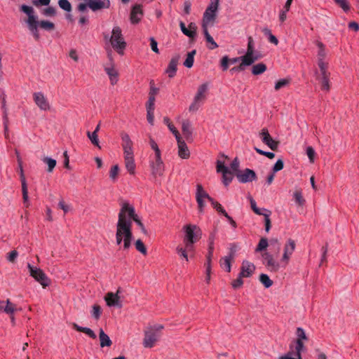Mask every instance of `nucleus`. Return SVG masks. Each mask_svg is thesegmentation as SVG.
I'll return each mask as SVG.
<instances>
[{
    "label": "nucleus",
    "mask_w": 359,
    "mask_h": 359,
    "mask_svg": "<svg viewBox=\"0 0 359 359\" xmlns=\"http://www.w3.org/2000/svg\"><path fill=\"white\" fill-rule=\"evenodd\" d=\"M296 243L294 241L288 239L284 246L283 254L280 262L276 260L273 256L269 252L262 254V263L271 272H278L281 268H285L295 250Z\"/></svg>",
    "instance_id": "nucleus-1"
},
{
    "label": "nucleus",
    "mask_w": 359,
    "mask_h": 359,
    "mask_svg": "<svg viewBox=\"0 0 359 359\" xmlns=\"http://www.w3.org/2000/svg\"><path fill=\"white\" fill-rule=\"evenodd\" d=\"M133 240L130 222L120 209L116 223V243L120 246V249L128 250L131 247Z\"/></svg>",
    "instance_id": "nucleus-2"
},
{
    "label": "nucleus",
    "mask_w": 359,
    "mask_h": 359,
    "mask_svg": "<svg viewBox=\"0 0 359 359\" xmlns=\"http://www.w3.org/2000/svg\"><path fill=\"white\" fill-rule=\"evenodd\" d=\"M20 10L28 16L26 22L35 39L38 40L40 36L38 30L39 26L45 30H51L54 28V24L51 22L47 20L38 21V16L34 14L33 7L23 4L21 6Z\"/></svg>",
    "instance_id": "nucleus-3"
},
{
    "label": "nucleus",
    "mask_w": 359,
    "mask_h": 359,
    "mask_svg": "<svg viewBox=\"0 0 359 359\" xmlns=\"http://www.w3.org/2000/svg\"><path fill=\"white\" fill-rule=\"evenodd\" d=\"M122 147L123 150V158L125 167L130 175L135 173L136 164L134 158V152L133 149V141L130 136L124 133L121 135Z\"/></svg>",
    "instance_id": "nucleus-4"
},
{
    "label": "nucleus",
    "mask_w": 359,
    "mask_h": 359,
    "mask_svg": "<svg viewBox=\"0 0 359 359\" xmlns=\"http://www.w3.org/2000/svg\"><path fill=\"white\" fill-rule=\"evenodd\" d=\"M104 39L106 41L109 42L118 54L121 55L124 54L127 43L123 36L121 29L119 27H114L110 35H104Z\"/></svg>",
    "instance_id": "nucleus-5"
},
{
    "label": "nucleus",
    "mask_w": 359,
    "mask_h": 359,
    "mask_svg": "<svg viewBox=\"0 0 359 359\" xmlns=\"http://www.w3.org/2000/svg\"><path fill=\"white\" fill-rule=\"evenodd\" d=\"M182 231L183 243L187 246V249L194 250V244L196 243L202 236V231L201 228L192 224H188L183 226Z\"/></svg>",
    "instance_id": "nucleus-6"
},
{
    "label": "nucleus",
    "mask_w": 359,
    "mask_h": 359,
    "mask_svg": "<svg viewBox=\"0 0 359 359\" xmlns=\"http://www.w3.org/2000/svg\"><path fill=\"white\" fill-rule=\"evenodd\" d=\"M208 88V83H204L198 86L193 102L189 107V111L196 112L203 105L207 97Z\"/></svg>",
    "instance_id": "nucleus-7"
},
{
    "label": "nucleus",
    "mask_w": 359,
    "mask_h": 359,
    "mask_svg": "<svg viewBox=\"0 0 359 359\" xmlns=\"http://www.w3.org/2000/svg\"><path fill=\"white\" fill-rule=\"evenodd\" d=\"M121 209L123 211L129 222H130L131 227L133 222L134 221L143 232L146 231L144 224L141 222L138 215L136 214L135 208L132 205L127 202H123L121 205Z\"/></svg>",
    "instance_id": "nucleus-8"
},
{
    "label": "nucleus",
    "mask_w": 359,
    "mask_h": 359,
    "mask_svg": "<svg viewBox=\"0 0 359 359\" xmlns=\"http://www.w3.org/2000/svg\"><path fill=\"white\" fill-rule=\"evenodd\" d=\"M27 268L29 271L30 276L39 283H40L43 287H46L50 285V280L46 273L41 269L34 266L30 264H27Z\"/></svg>",
    "instance_id": "nucleus-9"
},
{
    "label": "nucleus",
    "mask_w": 359,
    "mask_h": 359,
    "mask_svg": "<svg viewBox=\"0 0 359 359\" xmlns=\"http://www.w3.org/2000/svg\"><path fill=\"white\" fill-rule=\"evenodd\" d=\"M109 62L104 65V70L109 76L110 83L114 86L118 81V72L111 53H108Z\"/></svg>",
    "instance_id": "nucleus-10"
},
{
    "label": "nucleus",
    "mask_w": 359,
    "mask_h": 359,
    "mask_svg": "<svg viewBox=\"0 0 359 359\" xmlns=\"http://www.w3.org/2000/svg\"><path fill=\"white\" fill-rule=\"evenodd\" d=\"M149 166L153 177H157L162 176L165 170V165L161 158V155L150 157Z\"/></svg>",
    "instance_id": "nucleus-11"
},
{
    "label": "nucleus",
    "mask_w": 359,
    "mask_h": 359,
    "mask_svg": "<svg viewBox=\"0 0 359 359\" xmlns=\"http://www.w3.org/2000/svg\"><path fill=\"white\" fill-rule=\"evenodd\" d=\"M218 6L219 4H217V3L210 2V5L208 6L203 13L202 24L203 27H207L210 22L215 20L217 15Z\"/></svg>",
    "instance_id": "nucleus-12"
},
{
    "label": "nucleus",
    "mask_w": 359,
    "mask_h": 359,
    "mask_svg": "<svg viewBox=\"0 0 359 359\" xmlns=\"http://www.w3.org/2000/svg\"><path fill=\"white\" fill-rule=\"evenodd\" d=\"M17 158H18V168H19V172H20V181H21V184H22V192L23 203L26 207H28L29 205V196H28V188H27V182L25 180V177L24 175L22 160L18 154H17Z\"/></svg>",
    "instance_id": "nucleus-13"
},
{
    "label": "nucleus",
    "mask_w": 359,
    "mask_h": 359,
    "mask_svg": "<svg viewBox=\"0 0 359 359\" xmlns=\"http://www.w3.org/2000/svg\"><path fill=\"white\" fill-rule=\"evenodd\" d=\"M217 172L222 174V182L227 187L233 180V173L229 168L224 165V161L218 159L217 161Z\"/></svg>",
    "instance_id": "nucleus-14"
},
{
    "label": "nucleus",
    "mask_w": 359,
    "mask_h": 359,
    "mask_svg": "<svg viewBox=\"0 0 359 359\" xmlns=\"http://www.w3.org/2000/svg\"><path fill=\"white\" fill-rule=\"evenodd\" d=\"M244 55V62L245 64L252 65L260 57L259 54L255 50L254 42L252 38L250 36L248 38L247 51Z\"/></svg>",
    "instance_id": "nucleus-15"
},
{
    "label": "nucleus",
    "mask_w": 359,
    "mask_h": 359,
    "mask_svg": "<svg viewBox=\"0 0 359 359\" xmlns=\"http://www.w3.org/2000/svg\"><path fill=\"white\" fill-rule=\"evenodd\" d=\"M121 293V289L120 287L118 288L116 292L115 293L111 292L107 293L104 296V301L106 302L107 305L109 307L121 308L122 302L120 296Z\"/></svg>",
    "instance_id": "nucleus-16"
},
{
    "label": "nucleus",
    "mask_w": 359,
    "mask_h": 359,
    "mask_svg": "<svg viewBox=\"0 0 359 359\" xmlns=\"http://www.w3.org/2000/svg\"><path fill=\"white\" fill-rule=\"evenodd\" d=\"M259 135L262 142L267 145L271 150H276L278 148V142L272 138L266 128H262Z\"/></svg>",
    "instance_id": "nucleus-17"
},
{
    "label": "nucleus",
    "mask_w": 359,
    "mask_h": 359,
    "mask_svg": "<svg viewBox=\"0 0 359 359\" xmlns=\"http://www.w3.org/2000/svg\"><path fill=\"white\" fill-rule=\"evenodd\" d=\"M160 334L156 332L151 331L150 330H147L144 331V338L143 340V346L145 348H152L156 342L160 338Z\"/></svg>",
    "instance_id": "nucleus-18"
},
{
    "label": "nucleus",
    "mask_w": 359,
    "mask_h": 359,
    "mask_svg": "<svg viewBox=\"0 0 359 359\" xmlns=\"http://www.w3.org/2000/svg\"><path fill=\"white\" fill-rule=\"evenodd\" d=\"M236 177L241 183L250 182L257 179L255 171L251 169L246 168L236 173Z\"/></svg>",
    "instance_id": "nucleus-19"
},
{
    "label": "nucleus",
    "mask_w": 359,
    "mask_h": 359,
    "mask_svg": "<svg viewBox=\"0 0 359 359\" xmlns=\"http://www.w3.org/2000/svg\"><path fill=\"white\" fill-rule=\"evenodd\" d=\"M34 100L40 109L46 111L49 109L50 104L46 97L41 92L34 93L33 95Z\"/></svg>",
    "instance_id": "nucleus-20"
},
{
    "label": "nucleus",
    "mask_w": 359,
    "mask_h": 359,
    "mask_svg": "<svg viewBox=\"0 0 359 359\" xmlns=\"http://www.w3.org/2000/svg\"><path fill=\"white\" fill-rule=\"evenodd\" d=\"M255 271V266L254 264L244 260L242 262V266L239 275L241 277L248 278L250 277Z\"/></svg>",
    "instance_id": "nucleus-21"
},
{
    "label": "nucleus",
    "mask_w": 359,
    "mask_h": 359,
    "mask_svg": "<svg viewBox=\"0 0 359 359\" xmlns=\"http://www.w3.org/2000/svg\"><path fill=\"white\" fill-rule=\"evenodd\" d=\"M317 79L321 83V89L326 92L329 91L330 80L327 67H324V69H320V74L318 76Z\"/></svg>",
    "instance_id": "nucleus-22"
},
{
    "label": "nucleus",
    "mask_w": 359,
    "mask_h": 359,
    "mask_svg": "<svg viewBox=\"0 0 359 359\" xmlns=\"http://www.w3.org/2000/svg\"><path fill=\"white\" fill-rule=\"evenodd\" d=\"M88 3V6L93 11L109 8L110 2L109 0H85Z\"/></svg>",
    "instance_id": "nucleus-23"
},
{
    "label": "nucleus",
    "mask_w": 359,
    "mask_h": 359,
    "mask_svg": "<svg viewBox=\"0 0 359 359\" xmlns=\"http://www.w3.org/2000/svg\"><path fill=\"white\" fill-rule=\"evenodd\" d=\"M316 45L318 48V65L319 69H324V67H327V63L324 61L326 56L325 46L320 41H317Z\"/></svg>",
    "instance_id": "nucleus-24"
},
{
    "label": "nucleus",
    "mask_w": 359,
    "mask_h": 359,
    "mask_svg": "<svg viewBox=\"0 0 359 359\" xmlns=\"http://www.w3.org/2000/svg\"><path fill=\"white\" fill-rule=\"evenodd\" d=\"M230 255L229 256H226L225 257L222 258L220 261V266L222 269H224L226 271L230 272L231 271V262L232 259L233 258V254L236 251V246L232 245L230 248Z\"/></svg>",
    "instance_id": "nucleus-25"
},
{
    "label": "nucleus",
    "mask_w": 359,
    "mask_h": 359,
    "mask_svg": "<svg viewBox=\"0 0 359 359\" xmlns=\"http://www.w3.org/2000/svg\"><path fill=\"white\" fill-rule=\"evenodd\" d=\"M180 27L182 33L189 38H194L196 34V25L194 22H191L189 25L188 28L186 27L185 24L183 22H180Z\"/></svg>",
    "instance_id": "nucleus-26"
},
{
    "label": "nucleus",
    "mask_w": 359,
    "mask_h": 359,
    "mask_svg": "<svg viewBox=\"0 0 359 359\" xmlns=\"http://www.w3.org/2000/svg\"><path fill=\"white\" fill-rule=\"evenodd\" d=\"M178 144L179 156L183 159H187L190 156V152L185 142L182 138L177 140Z\"/></svg>",
    "instance_id": "nucleus-27"
},
{
    "label": "nucleus",
    "mask_w": 359,
    "mask_h": 359,
    "mask_svg": "<svg viewBox=\"0 0 359 359\" xmlns=\"http://www.w3.org/2000/svg\"><path fill=\"white\" fill-rule=\"evenodd\" d=\"M179 59V55H176L173 57L169 62L165 72L168 74L170 78H172L176 74Z\"/></svg>",
    "instance_id": "nucleus-28"
},
{
    "label": "nucleus",
    "mask_w": 359,
    "mask_h": 359,
    "mask_svg": "<svg viewBox=\"0 0 359 359\" xmlns=\"http://www.w3.org/2000/svg\"><path fill=\"white\" fill-rule=\"evenodd\" d=\"M142 17V11L139 5L135 6L131 11L130 21L133 24L138 23Z\"/></svg>",
    "instance_id": "nucleus-29"
},
{
    "label": "nucleus",
    "mask_w": 359,
    "mask_h": 359,
    "mask_svg": "<svg viewBox=\"0 0 359 359\" xmlns=\"http://www.w3.org/2000/svg\"><path fill=\"white\" fill-rule=\"evenodd\" d=\"M99 338L100 341V346L102 348L105 346H110L112 344V341L109 337L104 332L101 328L99 331Z\"/></svg>",
    "instance_id": "nucleus-30"
},
{
    "label": "nucleus",
    "mask_w": 359,
    "mask_h": 359,
    "mask_svg": "<svg viewBox=\"0 0 359 359\" xmlns=\"http://www.w3.org/2000/svg\"><path fill=\"white\" fill-rule=\"evenodd\" d=\"M73 327L76 331L85 333L91 339H95L97 337V335L95 334V332L89 327H82L77 325L76 323H74Z\"/></svg>",
    "instance_id": "nucleus-31"
},
{
    "label": "nucleus",
    "mask_w": 359,
    "mask_h": 359,
    "mask_svg": "<svg viewBox=\"0 0 359 359\" xmlns=\"http://www.w3.org/2000/svg\"><path fill=\"white\" fill-rule=\"evenodd\" d=\"M203 34L205 35L206 41L209 43V45L208 46V48L210 50H213V49H215L216 48H217L218 45L215 41L213 38L210 36V34H209V32L208 31V28L203 27Z\"/></svg>",
    "instance_id": "nucleus-32"
},
{
    "label": "nucleus",
    "mask_w": 359,
    "mask_h": 359,
    "mask_svg": "<svg viewBox=\"0 0 359 359\" xmlns=\"http://www.w3.org/2000/svg\"><path fill=\"white\" fill-rule=\"evenodd\" d=\"M211 198L212 197H210L209 194L203 189L202 185L197 184L196 191V199H207L208 201H209L210 198Z\"/></svg>",
    "instance_id": "nucleus-33"
},
{
    "label": "nucleus",
    "mask_w": 359,
    "mask_h": 359,
    "mask_svg": "<svg viewBox=\"0 0 359 359\" xmlns=\"http://www.w3.org/2000/svg\"><path fill=\"white\" fill-rule=\"evenodd\" d=\"M294 351L293 352L294 356L302 355V353L306 351L304 342L299 340H295L294 341Z\"/></svg>",
    "instance_id": "nucleus-34"
},
{
    "label": "nucleus",
    "mask_w": 359,
    "mask_h": 359,
    "mask_svg": "<svg viewBox=\"0 0 359 359\" xmlns=\"http://www.w3.org/2000/svg\"><path fill=\"white\" fill-rule=\"evenodd\" d=\"M194 250H189L187 248V246H181L179 245L176 248V252L179 255L180 257L184 259L186 262L189 261L188 258V252H193Z\"/></svg>",
    "instance_id": "nucleus-35"
},
{
    "label": "nucleus",
    "mask_w": 359,
    "mask_h": 359,
    "mask_svg": "<svg viewBox=\"0 0 359 359\" xmlns=\"http://www.w3.org/2000/svg\"><path fill=\"white\" fill-rule=\"evenodd\" d=\"M244 57H245V55H243V56H241V57H233L231 59H229V61H230L231 64H235V63H237L238 62L241 61V64L238 67V69L240 71H243V70L245 69V67H248V66H250L252 65V64H245V62H244L245 61L244 60Z\"/></svg>",
    "instance_id": "nucleus-36"
},
{
    "label": "nucleus",
    "mask_w": 359,
    "mask_h": 359,
    "mask_svg": "<svg viewBox=\"0 0 359 359\" xmlns=\"http://www.w3.org/2000/svg\"><path fill=\"white\" fill-rule=\"evenodd\" d=\"M196 50H193L191 52L188 53L183 64L186 67L191 68L193 67L194 62V55H196Z\"/></svg>",
    "instance_id": "nucleus-37"
},
{
    "label": "nucleus",
    "mask_w": 359,
    "mask_h": 359,
    "mask_svg": "<svg viewBox=\"0 0 359 359\" xmlns=\"http://www.w3.org/2000/svg\"><path fill=\"white\" fill-rule=\"evenodd\" d=\"M292 2V0H287L283 7V9L280 12L279 19L281 22H284L285 20L287 13L290 11Z\"/></svg>",
    "instance_id": "nucleus-38"
},
{
    "label": "nucleus",
    "mask_w": 359,
    "mask_h": 359,
    "mask_svg": "<svg viewBox=\"0 0 359 359\" xmlns=\"http://www.w3.org/2000/svg\"><path fill=\"white\" fill-rule=\"evenodd\" d=\"M266 66L262 62L255 65L252 68V73L254 75H259L266 70Z\"/></svg>",
    "instance_id": "nucleus-39"
},
{
    "label": "nucleus",
    "mask_w": 359,
    "mask_h": 359,
    "mask_svg": "<svg viewBox=\"0 0 359 359\" xmlns=\"http://www.w3.org/2000/svg\"><path fill=\"white\" fill-rule=\"evenodd\" d=\"M295 334L297 337L296 340H299L304 342L309 340V337H307L305 330L302 327H297Z\"/></svg>",
    "instance_id": "nucleus-40"
},
{
    "label": "nucleus",
    "mask_w": 359,
    "mask_h": 359,
    "mask_svg": "<svg viewBox=\"0 0 359 359\" xmlns=\"http://www.w3.org/2000/svg\"><path fill=\"white\" fill-rule=\"evenodd\" d=\"M0 98H1V108L4 110V124L5 130H6L8 129V126H7V123H6V121H7V111H6V108L5 95L4 93H2L0 95Z\"/></svg>",
    "instance_id": "nucleus-41"
},
{
    "label": "nucleus",
    "mask_w": 359,
    "mask_h": 359,
    "mask_svg": "<svg viewBox=\"0 0 359 359\" xmlns=\"http://www.w3.org/2000/svg\"><path fill=\"white\" fill-rule=\"evenodd\" d=\"M259 281L266 288H269L273 285V281L270 279L269 276L265 273H262L259 276Z\"/></svg>",
    "instance_id": "nucleus-42"
},
{
    "label": "nucleus",
    "mask_w": 359,
    "mask_h": 359,
    "mask_svg": "<svg viewBox=\"0 0 359 359\" xmlns=\"http://www.w3.org/2000/svg\"><path fill=\"white\" fill-rule=\"evenodd\" d=\"M182 130L183 134L186 137H189V136L191 135L192 130H191V123L189 121H184L182 122Z\"/></svg>",
    "instance_id": "nucleus-43"
},
{
    "label": "nucleus",
    "mask_w": 359,
    "mask_h": 359,
    "mask_svg": "<svg viewBox=\"0 0 359 359\" xmlns=\"http://www.w3.org/2000/svg\"><path fill=\"white\" fill-rule=\"evenodd\" d=\"M268 245H269V242H268L267 238H262L259 240V242L255 248V252H262L266 249Z\"/></svg>",
    "instance_id": "nucleus-44"
},
{
    "label": "nucleus",
    "mask_w": 359,
    "mask_h": 359,
    "mask_svg": "<svg viewBox=\"0 0 359 359\" xmlns=\"http://www.w3.org/2000/svg\"><path fill=\"white\" fill-rule=\"evenodd\" d=\"M3 311L8 315H13L15 311H17V309L15 306L10 302L9 299H7L6 306L5 307L4 306Z\"/></svg>",
    "instance_id": "nucleus-45"
},
{
    "label": "nucleus",
    "mask_w": 359,
    "mask_h": 359,
    "mask_svg": "<svg viewBox=\"0 0 359 359\" xmlns=\"http://www.w3.org/2000/svg\"><path fill=\"white\" fill-rule=\"evenodd\" d=\"M43 163H45L46 164H47L48 165V171L49 172H51L54 168L55 167L56 165V161L52 158H50V157H44L43 158Z\"/></svg>",
    "instance_id": "nucleus-46"
},
{
    "label": "nucleus",
    "mask_w": 359,
    "mask_h": 359,
    "mask_svg": "<svg viewBox=\"0 0 359 359\" xmlns=\"http://www.w3.org/2000/svg\"><path fill=\"white\" fill-rule=\"evenodd\" d=\"M87 136L93 145L97 147L98 148H100L99 140H98V135L97 133H95L94 132L91 133L90 131H88Z\"/></svg>",
    "instance_id": "nucleus-47"
},
{
    "label": "nucleus",
    "mask_w": 359,
    "mask_h": 359,
    "mask_svg": "<svg viewBox=\"0 0 359 359\" xmlns=\"http://www.w3.org/2000/svg\"><path fill=\"white\" fill-rule=\"evenodd\" d=\"M102 313L101 307L99 305L95 304L92 307L91 316L96 320L100 318Z\"/></svg>",
    "instance_id": "nucleus-48"
},
{
    "label": "nucleus",
    "mask_w": 359,
    "mask_h": 359,
    "mask_svg": "<svg viewBox=\"0 0 359 359\" xmlns=\"http://www.w3.org/2000/svg\"><path fill=\"white\" fill-rule=\"evenodd\" d=\"M135 245V248L137 251H139L140 252H141L143 255L147 254V248H146L144 244L143 243V242L140 239H138L136 241Z\"/></svg>",
    "instance_id": "nucleus-49"
},
{
    "label": "nucleus",
    "mask_w": 359,
    "mask_h": 359,
    "mask_svg": "<svg viewBox=\"0 0 359 359\" xmlns=\"http://www.w3.org/2000/svg\"><path fill=\"white\" fill-rule=\"evenodd\" d=\"M58 4L65 11L70 12L72 11V6L68 0H59Z\"/></svg>",
    "instance_id": "nucleus-50"
},
{
    "label": "nucleus",
    "mask_w": 359,
    "mask_h": 359,
    "mask_svg": "<svg viewBox=\"0 0 359 359\" xmlns=\"http://www.w3.org/2000/svg\"><path fill=\"white\" fill-rule=\"evenodd\" d=\"M306 153L309 159V161L311 163H313L314 160H315V156H316V151H315L314 149L312 147L309 146L306 149Z\"/></svg>",
    "instance_id": "nucleus-51"
},
{
    "label": "nucleus",
    "mask_w": 359,
    "mask_h": 359,
    "mask_svg": "<svg viewBox=\"0 0 359 359\" xmlns=\"http://www.w3.org/2000/svg\"><path fill=\"white\" fill-rule=\"evenodd\" d=\"M293 197L295 200V202L299 204V205H302L305 201L302 196V192L300 191H296L293 194Z\"/></svg>",
    "instance_id": "nucleus-52"
},
{
    "label": "nucleus",
    "mask_w": 359,
    "mask_h": 359,
    "mask_svg": "<svg viewBox=\"0 0 359 359\" xmlns=\"http://www.w3.org/2000/svg\"><path fill=\"white\" fill-rule=\"evenodd\" d=\"M118 171H119V167L118 165H115L111 168L110 171H109V177L113 181H115L116 180Z\"/></svg>",
    "instance_id": "nucleus-53"
},
{
    "label": "nucleus",
    "mask_w": 359,
    "mask_h": 359,
    "mask_svg": "<svg viewBox=\"0 0 359 359\" xmlns=\"http://www.w3.org/2000/svg\"><path fill=\"white\" fill-rule=\"evenodd\" d=\"M264 34L269 36V41L271 43L274 45H277L278 43V39L271 34V31L269 29H265L264 30Z\"/></svg>",
    "instance_id": "nucleus-54"
},
{
    "label": "nucleus",
    "mask_w": 359,
    "mask_h": 359,
    "mask_svg": "<svg viewBox=\"0 0 359 359\" xmlns=\"http://www.w3.org/2000/svg\"><path fill=\"white\" fill-rule=\"evenodd\" d=\"M289 83V80L286 79H281L275 83V89L276 90H280L282 88L285 87Z\"/></svg>",
    "instance_id": "nucleus-55"
},
{
    "label": "nucleus",
    "mask_w": 359,
    "mask_h": 359,
    "mask_svg": "<svg viewBox=\"0 0 359 359\" xmlns=\"http://www.w3.org/2000/svg\"><path fill=\"white\" fill-rule=\"evenodd\" d=\"M149 144L151 146V148L155 152V154L154 156H161V152L158 148V146L157 144V143L153 140V139H150L149 140Z\"/></svg>",
    "instance_id": "nucleus-56"
},
{
    "label": "nucleus",
    "mask_w": 359,
    "mask_h": 359,
    "mask_svg": "<svg viewBox=\"0 0 359 359\" xmlns=\"http://www.w3.org/2000/svg\"><path fill=\"white\" fill-rule=\"evenodd\" d=\"M239 168V161L238 160V158H235L230 164V168L229 170H231V172L233 173V172H236L237 173L238 172H239L240 170H238Z\"/></svg>",
    "instance_id": "nucleus-57"
},
{
    "label": "nucleus",
    "mask_w": 359,
    "mask_h": 359,
    "mask_svg": "<svg viewBox=\"0 0 359 359\" xmlns=\"http://www.w3.org/2000/svg\"><path fill=\"white\" fill-rule=\"evenodd\" d=\"M284 167V163H283V161L282 159H278L277 160V161L276 162V163L274 164L273 167V172L274 173L281 170Z\"/></svg>",
    "instance_id": "nucleus-58"
},
{
    "label": "nucleus",
    "mask_w": 359,
    "mask_h": 359,
    "mask_svg": "<svg viewBox=\"0 0 359 359\" xmlns=\"http://www.w3.org/2000/svg\"><path fill=\"white\" fill-rule=\"evenodd\" d=\"M255 150L259 154L264 155V156L268 157L270 159L273 158L274 156H275V154L274 153L270 152V151H263V150H262V149H259L257 147H255Z\"/></svg>",
    "instance_id": "nucleus-59"
},
{
    "label": "nucleus",
    "mask_w": 359,
    "mask_h": 359,
    "mask_svg": "<svg viewBox=\"0 0 359 359\" xmlns=\"http://www.w3.org/2000/svg\"><path fill=\"white\" fill-rule=\"evenodd\" d=\"M154 103H155V97L153 96L151 97H149V100L146 104L147 111H154Z\"/></svg>",
    "instance_id": "nucleus-60"
},
{
    "label": "nucleus",
    "mask_w": 359,
    "mask_h": 359,
    "mask_svg": "<svg viewBox=\"0 0 359 359\" xmlns=\"http://www.w3.org/2000/svg\"><path fill=\"white\" fill-rule=\"evenodd\" d=\"M230 62L227 55L224 56L221 60V67L223 71H226L229 68V63Z\"/></svg>",
    "instance_id": "nucleus-61"
},
{
    "label": "nucleus",
    "mask_w": 359,
    "mask_h": 359,
    "mask_svg": "<svg viewBox=\"0 0 359 359\" xmlns=\"http://www.w3.org/2000/svg\"><path fill=\"white\" fill-rule=\"evenodd\" d=\"M243 278V277H241L240 275L238 274V277L234 281L232 282L231 285L234 289L239 288L243 285V281L242 280Z\"/></svg>",
    "instance_id": "nucleus-62"
},
{
    "label": "nucleus",
    "mask_w": 359,
    "mask_h": 359,
    "mask_svg": "<svg viewBox=\"0 0 359 359\" xmlns=\"http://www.w3.org/2000/svg\"><path fill=\"white\" fill-rule=\"evenodd\" d=\"M294 355V353L292 351H289L285 355H280L278 359H302V355L299 356H295L294 358L292 357Z\"/></svg>",
    "instance_id": "nucleus-63"
},
{
    "label": "nucleus",
    "mask_w": 359,
    "mask_h": 359,
    "mask_svg": "<svg viewBox=\"0 0 359 359\" xmlns=\"http://www.w3.org/2000/svg\"><path fill=\"white\" fill-rule=\"evenodd\" d=\"M337 3L339 5V6L345 11L347 12L349 11L350 7L348 3L346 0H338Z\"/></svg>",
    "instance_id": "nucleus-64"
}]
</instances>
